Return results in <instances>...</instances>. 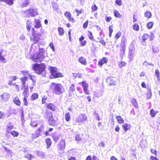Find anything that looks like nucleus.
Instances as JSON below:
<instances>
[{
  "label": "nucleus",
  "instance_id": "49",
  "mask_svg": "<svg viewBox=\"0 0 160 160\" xmlns=\"http://www.w3.org/2000/svg\"><path fill=\"white\" fill-rule=\"evenodd\" d=\"M0 61L3 63H6L7 62L6 59L5 58L2 56L0 57Z\"/></svg>",
  "mask_w": 160,
  "mask_h": 160
},
{
  "label": "nucleus",
  "instance_id": "17",
  "mask_svg": "<svg viewBox=\"0 0 160 160\" xmlns=\"http://www.w3.org/2000/svg\"><path fill=\"white\" fill-rule=\"evenodd\" d=\"M48 70L50 71L51 75L52 76L57 72V68L55 67H50L48 68Z\"/></svg>",
  "mask_w": 160,
  "mask_h": 160
},
{
  "label": "nucleus",
  "instance_id": "64",
  "mask_svg": "<svg viewBox=\"0 0 160 160\" xmlns=\"http://www.w3.org/2000/svg\"><path fill=\"white\" fill-rule=\"evenodd\" d=\"M150 160H158V159L154 156H151L150 158Z\"/></svg>",
  "mask_w": 160,
  "mask_h": 160
},
{
  "label": "nucleus",
  "instance_id": "26",
  "mask_svg": "<svg viewBox=\"0 0 160 160\" xmlns=\"http://www.w3.org/2000/svg\"><path fill=\"white\" fill-rule=\"evenodd\" d=\"M52 76L54 78L63 77L62 74V73L60 72H57L54 74V75H53Z\"/></svg>",
  "mask_w": 160,
  "mask_h": 160
},
{
  "label": "nucleus",
  "instance_id": "35",
  "mask_svg": "<svg viewBox=\"0 0 160 160\" xmlns=\"http://www.w3.org/2000/svg\"><path fill=\"white\" fill-rule=\"evenodd\" d=\"M7 127V132H9V131L13 128V126L11 123H9Z\"/></svg>",
  "mask_w": 160,
  "mask_h": 160
},
{
  "label": "nucleus",
  "instance_id": "34",
  "mask_svg": "<svg viewBox=\"0 0 160 160\" xmlns=\"http://www.w3.org/2000/svg\"><path fill=\"white\" fill-rule=\"evenodd\" d=\"M65 118L66 120L67 121H69L70 119V114L69 112H68L65 114Z\"/></svg>",
  "mask_w": 160,
  "mask_h": 160
},
{
  "label": "nucleus",
  "instance_id": "14",
  "mask_svg": "<svg viewBox=\"0 0 160 160\" xmlns=\"http://www.w3.org/2000/svg\"><path fill=\"white\" fill-rule=\"evenodd\" d=\"M75 85L73 84H72L70 87L69 90V96H72L74 95L75 91Z\"/></svg>",
  "mask_w": 160,
  "mask_h": 160
},
{
  "label": "nucleus",
  "instance_id": "48",
  "mask_svg": "<svg viewBox=\"0 0 160 160\" xmlns=\"http://www.w3.org/2000/svg\"><path fill=\"white\" fill-rule=\"evenodd\" d=\"M103 64L107 63L108 62V59L106 58H103L101 61Z\"/></svg>",
  "mask_w": 160,
  "mask_h": 160
},
{
  "label": "nucleus",
  "instance_id": "39",
  "mask_svg": "<svg viewBox=\"0 0 160 160\" xmlns=\"http://www.w3.org/2000/svg\"><path fill=\"white\" fill-rule=\"evenodd\" d=\"M145 16L148 18H150L151 16V14L150 12L147 11L144 14Z\"/></svg>",
  "mask_w": 160,
  "mask_h": 160
},
{
  "label": "nucleus",
  "instance_id": "10",
  "mask_svg": "<svg viewBox=\"0 0 160 160\" xmlns=\"http://www.w3.org/2000/svg\"><path fill=\"white\" fill-rule=\"evenodd\" d=\"M32 34L33 36V38L32 39L31 38V40H32L34 42V43H36L39 41L40 40V36L41 35V34L39 33L38 34V37H37L35 32V30L34 28H32Z\"/></svg>",
  "mask_w": 160,
  "mask_h": 160
},
{
  "label": "nucleus",
  "instance_id": "3",
  "mask_svg": "<svg viewBox=\"0 0 160 160\" xmlns=\"http://www.w3.org/2000/svg\"><path fill=\"white\" fill-rule=\"evenodd\" d=\"M46 66L43 64H35L33 65L32 69L35 72L38 74H40L45 72Z\"/></svg>",
  "mask_w": 160,
  "mask_h": 160
},
{
  "label": "nucleus",
  "instance_id": "41",
  "mask_svg": "<svg viewBox=\"0 0 160 160\" xmlns=\"http://www.w3.org/2000/svg\"><path fill=\"white\" fill-rule=\"evenodd\" d=\"M8 5H12L13 3V0H3Z\"/></svg>",
  "mask_w": 160,
  "mask_h": 160
},
{
  "label": "nucleus",
  "instance_id": "27",
  "mask_svg": "<svg viewBox=\"0 0 160 160\" xmlns=\"http://www.w3.org/2000/svg\"><path fill=\"white\" fill-rule=\"evenodd\" d=\"M46 142L47 144V148H48L51 145L52 143L51 140L49 138H47L46 139Z\"/></svg>",
  "mask_w": 160,
  "mask_h": 160
},
{
  "label": "nucleus",
  "instance_id": "40",
  "mask_svg": "<svg viewBox=\"0 0 160 160\" xmlns=\"http://www.w3.org/2000/svg\"><path fill=\"white\" fill-rule=\"evenodd\" d=\"M11 133L14 137H17L18 135V133L15 131L11 132Z\"/></svg>",
  "mask_w": 160,
  "mask_h": 160
},
{
  "label": "nucleus",
  "instance_id": "5",
  "mask_svg": "<svg viewBox=\"0 0 160 160\" xmlns=\"http://www.w3.org/2000/svg\"><path fill=\"white\" fill-rule=\"evenodd\" d=\"M38 14L37 9H30L26 10L24 12V16L26 18L34 17Z\"/></svg>",
  "mask_w": 160,
  "mask_h": 160
},
{
  "label": "nucleus",
  "instance_id": "55",
  "mask_svg": "<svg viewBox=\"0 0 160 160\" xmlns=\"http://www.w3.org/2000/svg\"><path fill=\"white\" fill-rule=\"evenodd\" d=\"M99 41L104 46L105 45L106 43L102 38H101Z\"/></svg>",
  "mask_w": 160,
  "mask_h": 160
},
{
  "label": "nucleus",
  "instance_id": "56",
  "mask_svg": "<svg viewBox=\"0 0 160 160\" xmlns=\"http://www.w3.org/2000/svg\"><path fill=\"white\" fill-rule=\"evenodd\" d=\"M75 11L78 13L77 15V16H78L79 14L81 13L82 12V10H78L77 9H76L75 10Z\"/></svg>",
  "mask_w": 160,
  "mask_h": 160
},
{
  "label": "nucleus",
  "instance_id": "50",
  "mask_svg": "<svg viewBox=\"0 0 160 160\" xmlns=\"http://www.w3.org/2000/svg\"><path fill=\"white\" fill-rule=\"evenodd\" d=\"M24 104L26 106H27L28 105V102L26 99V97H24L23 99Z\"/></svg>",
  "mask_w": 160,
  "mask_h": 160
},
{
  "label": "nucleus",
  "instance_id": "8",
  "mask_svg": "<svg viewBox=\"0 0 160 160\" xmlns=\"http://www.w3.org/2000/svg\"><path fill=\"white\" fill-rule=\"evenodd\" d=\"M120 47L121 54L123 55L125 50V38L124 37L122 38Z\"/></svg>",
  "mask_w": 160,
  "mask_h": 160
},
{
  "label": "nucleus",
  "instance_id": "51",
  "mask_svg": "<svg viewBox=\"0 0 160 160\" xmlns=\"http://www.w3.org/2000/svg\"><path fill=\"white\" fill-rule=\"evenodd\" d=\"M74 76L76 78L78 77L79 78H81L82 77V75L81 73H78L75 74V75H74Z\"/></svg>",
  "mask_w": 160,
  "mask_h": 160
},
{
  "label": "nucleus",
  "instance_id": "19",
  "mask_svg": "<svg viewBox=\"0 0 160 160\" xmlns=\"http://www.w3.org/2000/svg\"><path fill=\"white\" fill-rule=\"evenodd\" d=\"M29 3V0H24L22 1L20 4V6L21 7L24 8L26 7Z\"/></svg>",
  "mask_w": 160,
  "mask_h": 160
},
{
  "label": "nucleus",
  "instance_id": "63",
  "mask_svg": "<svg viewBox=\"0 0 160 160\" xmlns=\"http://www.w3.org/2000/svg\"><path fill=\"white\" fill-rule=\"evenodd\" d=\"M128 58H129V60L130 61H132V60L133 58V54L131 55H128Z\"/></svg>",
  "mask_w": 160,
  "mask_h": 160
},
{
  "label": "nucleus",
  "instance_id": "12",
  "mask_svg": "<svg viewBox=\"0 0 160 160\" xmlns=\"http://www.w3.org/2000/svg\"><path fill=\"white\" fill-rule=\"evenodd\" d=\"M58 149L60 151H63L65 148L66 143L65 140H62L61 141L60 143L58 145Z\"/></svg>",
  "mask_w": 160,
  "mask_h": 160
},
{
  "label": "nucleus",
  "instance_id": "30",
  "mask_svg": "<svg viewBox=\"0 0 160 160\" xmlns=\"http://www.w3.org/2000/svg\"><path fill=\"white\" fill-rule=\"evenodd\" d=\"M116 118L117 119L118 122L119 123L122 124L123 123V119L120 116H117Z\"/></svg>",
  "mask_w": 160,
  "mask_h": 160
},
{
  "label": "nucleus",
  "instance_id": "44",
  "mask_svg": "<svg viewBox=\"0 0 160 160\" xmlns=\"http://www.w3.org/2000/svg\"><path fill=\"white\" fill-rule=\"evenodd\" d=\"M133 29L135 30L138 31L139 30V26L138 24H135L133 26Z\"/></svg>",
  "mask_w": 160,
  "mask_h": 160
},
{
  "label": "nucleus",
  "instance_id": "4",
  "mask_svg": "<svg viewBox=\"0 0 160 160\" xmlns=\"http://www.w3.org/2000/svg\"><path fill=\"white\" fill-rule=\"evenodd\" d=\"M45 51L42 48H40L39 49V53L37 56L33 58V60L35 62H41L45 58L44 53Z\"/></svg>",
  "mask_w": 160,
  "mask_h": 160
},
{
  "label": "nucleus",
  "instance_id": "7",
  "mask_svg": "<svg viewBox=\"0 0 160 160\" xmlns=\"http://www.w3.org/2000/svg\"><path fill=\"white\" fill-rule=\"evenodd\" d=\"M87 119V116L85 114H81L76 119V121L77 122L80 124L83 123Z\"/></svg>",
  "mask_w": 160,
  "mask_h": 160
},
{
  "label": "nucleus",
  "instance_id": "11",
  "mask_svg": "<svg viewBox=\"0 0 160 160\" xmlns=\"http://www.w3.org/2000/svg\"><path fill=\"white\" fill-rule=\"evenodd\" d=\"M10 97V94L7 92H4L0 96V99L2 102H6L9 99Z\"/></svg>",
  "mask_w": 160,
  "mask_h": 160
},
{
  "label": "nucleus",
  "instance_id": "38",
  "mask_svg": "<svg viewBox=\"0 0 160 160\" xmlns=\"http://www.w3.org/2000/svg\"><path fill=\"white\" fill-rule=\"evenodd\" d=\"M88 36L89 38L92 40H94V38L93 37L92 33L91 31H88Z\"/></svg>",
  "mask_w": 160,
  "mask_h": 160
},
{
  "label": "nucleus",
  "instance_id": "43",
  "mask_svg": "<svg viewBox=\"0 0 160 160\" xmlns=\"http://www.w3.org/2000/svg\"><path fill=\"white\" fill-rule=\"evenodd\" d=\"M153 24V23L152 22H149L147 25V26L148 28L150 29L152 28Z\"/></svg>",
  "mask_w": 160,
  "mask_h": 160
},
{
  "label": "nucleus",
  "instance_id": "58",
  "mask_svg": "<svg viewBox=\"0 0 160 160\" xmlns=\"http://www.w3.org/2000/svg\"><path fill=\"white\" fill-rule=\"evenodd\" d=\"M121 35V33L120 32H118L116 34L115 37L116 39L119 38Z\"/></svg>",
  "mask_w": 160,
  "mask_h": 160
},
{
  "label": "nucleus",
  "instance_id": "2",
  "mask_svg": "<svg viewBox=\"0 0 160 160\" xmlns=\"http://www.w3.org/2000/svg\"><path fill=\"white\" fill-rule=\"evenodd\" d=\"M50 87L52 90L53 92L57 95H60L65 91L63 86L61 84L52 83L51 84Z\"/></svg>",
  "mask_w": 160,
  "mask_h": 160
},
{
  "label": "nucleus",
  "instance_id": "47",
  "mask_svg": "<svg viewBox=\"0 0 160 160\" xmlns=\"http://www.w3.org/2000/svg\"><path fill=\"white\" fill-rule=\"evenodd\" d=\"M153 52L154 53H158L159 51V49L157 48H154L152 49Z\"/></svg>",
  "mask_w": 160,
  "mask_h": 160
},
{
  "label": "nucleus",
  "instance_id": "62",
  "mask_svg": "<svg viewBox=\"0 0 160 160\" xmlns=\"http://www.w3.org/2000/svg\"><path fill=\"white\" fill-rule=\"evenodd\" d=\"M112 26L110 25L109 26V32L112 33L113 32V29H112Z\"/></svg>",
  "mask_w": 160,
  "mask_h": 160
},
{
  "label": "nucleus",
  "instance_id": "33",
  "mask_svg": "<svg viewBox=\"0 0 160 160\" xmlns=\"http://www.w3.org/2000/svg\"><path fill=\"white\" fill-rule=\"evenodd\" d=\"M38 94L37 93H34L32 94L31 97V99L32 100H34L38 98Z\"/></svg>",
  "mask_w": 160,
  "mask_h": 160
},
{
  "label": "nucleus",
  "instance_id": "20",
  "mask_svg": "<svg viewBox=\"0 0 160 160\" xmlns=\"http://www.w3.org/2000/svg\"><path fill=\"white\" fill-rule=\"evenodd\" d=\"M32 24L31 21H28L26 24L27 30L28 32H29L32 26Z\"/></svg>",
  "mask_w": 160,
  "mask_h": 160
},
{
  "label": "nucleus",
  "instance_id": "32",
  "mask_svg": "<svg viewBox=\"0 0 160 160\" xmlns=\"http://www.w3.org/2000/svg\"><path fill=\"white\" fill-rule=\"evenodd\" d=\"M158 112L157 111H155L153 109H152L150 110V114L152 117H154Z\"/></svg>",
  "mask_w": 160,
  "mask_h": 160
},
{
  "label": "nucleus",
  "instance_id": "52",
  "mask_svg": "<svg viewBox=\"0 0 160 160\" xmlns=\"http://www.w3.org/2000/svg\"><path fill=\"white\" fill-rule=\"evenodd\" d=\"M151 92L150 91H148V92L147 93V97L148 99H149L151 98Z\"/></svg>",
  "mask_w": 160,
  "mask_h": 160
},
{
  "label": "nucleus",
  "instance_id": "46",
  "mask_svg": "<svg viewBox=\"0 0 160 160\" xmlns=\"http://www.w3.org/2000/svg\"><path fill=\"white\" fill-rule=\"evenodd\" d=\"M30 125L32 127H36L38 125L37 122L35 121L32 122L31 123Z\"/></svg>",
  "mask_w": 160,
  "mask_h": 160
},
{
  "label": "nucleus",
  "instance_id": "54",
  "mask_svg": "<svg viewBox=\"0 0 160 160\" xmlns=\"http://www.w3.org/2000/svg\"><path fill=\"white\" fill-rule=\"evenodd\" d=\"M115 3L119 6L121 5L122 4L121 0H116Z\"/></svg>",
  "mask_w": 160,
  "mask_h": 160
},
{
  "label": "nucleus",
  "instance_id": "18",
  "mask_svg": "<svg viewBox=\"0 0 160 160\" xmlns=\"http://www.w3.org/2000/svg\"><path fill=\"white\" fill-rule=\"evenodd\" d=\"M78 61L79 62L81 63V64L83 65H86L87 64V62L86 59L82 57H80Z\"/></svg>",
  "mask_w": 160,
  "mask_h": 160
},
{
  "label": "nucleus",
  "instance_id": "9",
  "mask_svg": "<svg viewBox=\"0 0 160 160\" xmlns=\"http://www.w3.org/2000/svg\"><path fill=\"white\" fill-rule=\"evenodd\" d=\"M44 116L47 119L49 122L51 123L52 122V112L50 111L46 110Z\"/></svg>",
  "mask_w": 160,
  "mask_h": 160
},
{
  "label": "nucleus",
  "instance_id": "25",
  "mask_svg": "<svg viewBox=\"0 0 160 160\" xmlns=\"http://www.w3.org/2000/svg\"><path fill=\"white\" fill-rule=\"evenodd\" d=\"M114 16L116 18H120L122 17V15L120 14L119 13V12L117 10H115L114 11Z\"/></svg>",
  "mask_w": 160,
  "mask_h": 160
},
{
  "label": "nucleus",
  "instance_id": "61",
  "mask_svg": "<svg viewBox=\"0 0 160 160\" xmlns=\"http://www.w3.org/2000/svg\"><path fill=\"white\" fill-rule=\"evenodd\" d=\"M111 19L112 18L110 17H106V20L107 22H109Z\"/></svg>",
  "mask_w": 160,
  "mask_h": 160
},
{
  "label": "nucleus",
  "instance_id": "21",
  "mask_svg": "<svg viewBox=\"0 0 160 160\" xmlns=\"http://www.w3.org/2000/svg\"><path fill=\"white\" fill-rule=\"evenodd\" d=\"M37 154L38 156L42 158H45V157L46 154L44 152L41 151H38Z\"/></svg>",
  "mask_w": 160,
  "mask_h": 160
},
{
  "label": "nucleus",
  "instance_id": "59",
  "mask_svg": "<svg viewBox=\"0 0 160 160\" xmlns=\"http://www.w3.org/2000/svg\"><path fill=\"white\" fill-rule=\"evenodd\" d=\"M88 21H87L83 24V28H86L88 27Z\"/></svg>",
  "mask_w": 160,
  "mask_h": 160
},
{
  "label": "nucleus",
  "instance_id": "22",
  "mask_svg": "<svg viewBox=\"0 0 160 160\" xmlns=\"http://www.w3.org/2000/svg\"><path fill=\"white\" fill-rule=\"evenodd\" d=\"M60 136V135L59 134H53L52 135L53 138V140L55 142H57L59 140Z\"/></svg>",
  "mask_w": 160,
  "mask_h": 160
},
{
  "label": "nucleus",
  "instance_id": "37",
  "mask_svg": "<svg viewBox=\"0 0 160 160\" xmlns=\"http://www.w3.org/2000/svg\"><path fill=\"white\" fill-rule=\"evenodd\" d=\"M24 157L28 160H30L32 158H34V157L33 156L29 154H26L25 155Z\"/></svg>",
  "mask_w": 160,
  "mask_h": 160
},
{
  "label": "nucleus",
  "instance_id": "24",
  "mask_svg": "<svg viewBox=\"0 0 160 160\" xmlns=\"http://www.w3.org/2000/svg\"><path fill=\"white\" fill-rule=\"evenodd\" d=\"M130 125L128 124H125L123 125L122 127L124 130L126 131L128 130L130 128Z\"/></svg>",
  "mask_w": 160,
  "mask_h": 160
},
{
  "label": "nucleus",
  "instance_id": "13",
  "mask_svg": "<svg viewBox=\"0 0 160 160\" xmlns=\"http://www.w3.org/2000/svg\"><path fill=\"white\" fill-rule=\"evenodd\" d=\"M106 82L110 86H114L116 85L117 82L113 79V78L108 77L106 79Z\"/></svg>",
  "mask_w": 160,
  "mask_h": 160
},
{
  "label": "nucleus",
  "instance_id": "31",
  "mask_svg": "<svg viewBox=\"0 0 160 160\" xmlns=\"http://www.w3.org/2000/svg\"><path fill=\"white\" fill-rule=\"evenodd\" d=\"M58 30L59 32V35L62 36L64 32L63 28L61 27H59L58 28Z\"/></svg>",
  "mask_w": 160,
  "mask_h": 160
},
{
  "label": "nucleus",
  "instance_id": "29",
  "mask_svg": "<svg viewBox=\"0 0 160 160\" xmlns=\"http://www.w3.org/2000/svg\"><path fill=\"white\" fill-rule=\"evenodd\" d=\"M47 108L53 111H55V107L53 104L52 103L49 104L47 105Z\"/></svg>",
  "mask_w": 160,
  "mask_h": 160
},
{
  "label": "nucleus",
  "instance_id": "15",
  "mask_svg": "<svg viewBox=\"0 0 160 160\" xmlns=\"http://www.w3.org/2000/svg\"><path fill=\"white\" fill-rule=\"evenodd\" d=\"M64 15L65 17L68 18L69 21L71 22H74V20L71 17V14L69 12H66L64 13Z\"/></svg>",
  "mask_w": 160,
  "mask_h": 160
},
{
  "label": "nucleus",
  "instance_id": "23",
  "mask_svg": "<svg viewBox=\"0 0 160 160\" xmlns=\"http://www.w3.org/2000/svg\"><path fill=\"white\" fill-rule=\"evenodd\" d=\"M13 101L15 104L18 106L20 105L21 102L18 97H15L13 99Z\"/></svg>",
  "mask_w": 160,
  "mask_h": 160
},
{
  "label": "nucleus",
  "instance_id": "60",
  "mask_svg": "<svg viewBox=\"0 0 160 160\" xmlns=\"http://www.w3.org/2000/svg\"><path fill=\"white\" fill-rule=\"evenodd\" d=\"M49 46L53 50V51H54L55 48L53 46V45L52 43H51L49 45Z\"/></svg>",
  "mask_w": 160,
  "mask_h": 160
},
{
  "label": "nucleus",
  "instance_id": "36",
  "mask_svg": "<svg viewBox=\"0 0 160 160\" xmlns=\"http://www.w3.org/2000/svg\"><path fill=\"white\" fill-rule=\"evenodd\" d=\"M52 6L54 11H57L58 9V5L55 3H52Z\"/></svg>",
  "mask_w": 160,
  "mask_h": 160
},
{
  "label": "nucleus",
  "instance_id": "1",
  "mask_svg": "<svg viewBox=\"0 0 160 160\" xmlns=\"http://www.w3.org/2000/svg\"><path fill=\"white\" fill-rule=\"evenodd\" d=\"M21 72L24 76L23 78H20L23 85L22 87V89H23V88L24 89L22 94L24 97H27L28 95V88L29 87L31 91H32L33 86L35 85V83L36 82V79L35 76L31 75L28 72V71Z\"/></svg>",
  "mask_w": 160,
  "mask_h": 160
},
{
  "label": "nucleus",
  "instance_id": "53",
  "mask_svg": "<svg viewBox=\"0 0 160 160\" xmlns=\"http://www.w3.org/2000/svg\"><path fill=\"white\" fill-rule=\"evenodd\" d=\"M97 7L95 4L92 7V11H95L97 9Z\"/></svg>",
  "mask_w": 160,
  "mask_h": 160
},
{
  "label": "nucleus",
  "instance_id": "42",
  "mask_svg": "<svg viewBox=\"0 0 160 160\" xmlns=\"http://www.w3.org/2000/svg\"><path fill=\"white\" fill-rule=\"evenodd\" d=\"M81 138L79 134H77L75 137V139L78 142H80L81 141Z\"/></svg>",
  "mask_w": 160,
  "mask_h": 160
},
{
  "label": "nucleus",
  "instance_id": "28",
  "mask_svg": "<svg viewBox=\"0 0 160 160\" xmlns=\"http://www.w3.org/2000/svg\"><path fill=\"white\" fill-rule=\"evenodd\" d=\"M131 102L132 104H133L135 107L137 108H138V105L137 102L136 100L135 99H132Z\"/></svg>",
  "mask_w": 160,
  "mask_h": 160
},
{
  "label": "nucleus",
  "instance_id": "57",
  "mask_svg": "<svg viewBox=\"0 0 160 160\" xmlns=\"http://www.w3.org/2000/svg\"><path fill=\"white\" fill-rule=\"evenodd\" d=\"M155 74L158 78L159 77L160 72L158 70L156 69L155 70Z\"/></svg>",
  "mask_w": 160,
  "mask_h": 160
},
{
  "label": "nucleus",
  "instance_id": "6",
  "mask_svg": "<svg viewBox=\"0 0 160 160\" xmlns=\"http://www.w3.org/2000/svg\"><path fill=\"white\" fill-rule=\"evenodd\" d=\"M78 83L79 85L82 87L84 93L87 95L89 94L90 91L88 89V85L86 82V81H83L82 82H79Z\"/></svg>",
  "mask_w": 160,
  "mask_h": 160
},
{
  "label": "nucleus",
  "instance_id": "45",
  "mask_svg": "<svg viewBox=\"0 0 160 160\" xmlns=\"http://www.w3.org/2000/svg\"><path fill=\"white\" fill-rule=\"evenodd\" d=\"M148 38V35L147 34H144L142 37V39L143 41L147 40Z\"/></svg>",
  "mask_w": 160,
  "mask_h": 160
},
{
  "label": "nucleus",
  "instance_id": "16",
  "mask_svg": "<svg viewBox=\"0 0 160 160\" xmlns=\"http://www.w3.org/2000/svg\"><path fill=\"white\" fill-rule=\"evenodd\" d=\"M34 27L36 28H39L41 27V24L39 19H35L34 20Z\"/></svg>",
  "mask_w": 160,
  "mask_h": 160
}]
</instances>
